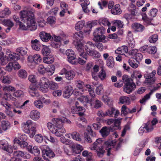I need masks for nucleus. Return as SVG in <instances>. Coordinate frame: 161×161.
I'll return each instance as SVG.
<instances>
[{
    "instance_id": "35",
    "label": "nucleus",
    "mask_w": 161,
    "mask_h": 161,
    "mask_svg": "<svg viewBox=\"0 0 161 161\" xmlns=\"http://www.w3.org/2000/svg\"><path fill=\"white\" fill-rule=\"evenodd\" d=\"M107 65L109 68H113L114 65V59L112 56H109L107 60Z\"/></svg>"
},
{
    "instance_id": "15",
    "label": "nucleus",
    "mask_w": 161,
    "mask_h": 161,
    "mask_svg": "<svg viewBox=\"0 0 161 161\" xmlns=\"http://www.w3.org/2000/svg\"><path fill=\"white\" fill-rule=\"evenodd\" d=\"M52 39L54 40L55 42L51 44L52 46L55 48H58L61 45V37L59 36L54 35L52 36Z\"/></svg>"
},
{
    "instance_id": "64",
    "label": "nucleus",
    "mask_w": 161,
    "mask_h": 161,
    "mask_svg": "<svg viewBox=\"0 0 161 161\" xmlns=\"http://www.w3.org/2000/svg\"><path fill=\"white\" fill-rule=\"evenodd\" d=\"M78 100L82 103H88L89 99L87 96H82L78 98Z\"/></svg>"
},
{
    "instance_id": "40",
    "label": "nucleus",
    "mask_w": 161,
    "mask_h": 161,
    "mask_svg": "<svg viewBox=\"0 0 161 161\" xmlns=\"http://www.w3.org/2000/svg\"><path fill=\"white\" fill-rule=\"evenodd\" d=\"M8 145V142L6 140H3L0 141V147L3 150H6Z\"/></svg>"
},
{
    "instance_id": "28",
    "label": "nucleus",
    "mask_w": 161,
    "mask_h": 161,
    "mask_svg": "<svg viewBox=\"0 0 161 161\" xmlns=\"http://www.w3.org/2000/svg\"><path fill=\"white\" fill-rule=\"evenodd\" d=\"M39 41L37 39H35L31 41V47L32 48L36 51H39L41 48V45L39 43Z\"/></svg>"
},
{
    "instance_id": "47",
    "label": "nucleus",
    "mask_w": 161,
    "mask_h": 161,
    "mask_svg": "<svg viewBox=\"0 0 161 161\" xmlns=\"http://www.w3.org/2000/svg\"><path fill=\"white\" fill-rule=\"evenodd\" d=\"M99 23L102 24L104 26H109L111 24L107 19L105 18H102L99 20Z\"/></svg>"
},
{
    "instance_id": "24",
    "label": "nucleus",
    "mask_w": 161,
    "mask_h": 161,
    "mask_svg": "<svg viewBox=\"0 0 161 161\" xmlns=\"http://www.w3.org/2000/svg\"><path fill=\"white\" fill-rule=\"evenodd\" d=\"M72 87L69 86L65 87V90L64 91L63 96L65 98H69L72 94Z\"/></svg>"
},
{
    "instance_id": "34",
    "label": "nucleus",
    "mask_w": 161,
    "mask_h": 161,
    "mask_svg": "<svg viewBox=\"0 0 161 161\" xmlns=\"http://www.w3.org/2000/svg\"><path fill=\"white\" fill-rule=\"evenodd\" d=\"M18 76L21 79H25L27 76L26 71L23 69H20L19 70L17 73Z\"/></svg>"
},
{
    "instance_id": "27",
    "label": "nucleus",
    "mask_w": 161,
    "mask_h": 161,
    "mask_svg": "<svg viewBox=\"0 0 161 161\" xmlns=\"http://www.w3.org/2000/svg\"><path fill=\"white\" fill-rule=\"evenodd\" d=\"M87 121L86 119L83 116H80L78 119V121L76 122L77 125L79 128H83L84 126L82 124H86Z\"/></svg>"
},
{
    "instance_id": "22",
    "label": "nucleus",
    "mask_w": 161,
    "mask_h": 161,
    "mask_svg": "<svg viewBox=\"0 0 161 161\" xmlns=\"http://www.w3.org/2000/svg\"><path fill=\"white\" fill-rule=\"evenodd\" d=\"M128 48L126 46H123L119 47L115 51V53L119 55H125L128 51Z\"/></svg>"
},
{
    "instance_id": "26",
    "label": "nucleus",
    "mask_w": 161,
    "mask_h": 161,
    "mask_svg": "<svg viewBox=\"0 0 161 161\" xmlns=\"http://www.w3.org/2000/svg\"><path fill=\"white\" fill-rule=\"evenodd\" d=\"M145 146V144L143 142H141L138 144L134 151V155L135 156L138 155Z\"/></svg>"
},
{
    "instance_id": "13",
    "label": "nucleus",
    "mask_w": 161,
    "mask_h": 161,
    "mask_svg": "<svg viewBox=\"0 0 161 161\" xmlns=\"http://www.w3.org/2000/svg\"><path fill=\"white\" fill-rule=\"evenodd\" d=\"M6 55V57L8 59L12 61L14 60H18L19 58V56L16 55V53H11L10 50L7 49L5 50Z\"/></svg>"
},
{
    "instance_id": "8",
    "label": "nucleus",
    "mask_w": 161,
    "mask_h": 161,
    "mask_svg": "<svg viewBox=\"0 0 161 161\" xmlns=\"http://www.w3.org/2000/svg\"><path fill=\"white\" fill-rule=\"evenodd\" d=\"M91 47H94V44L91 42H88L85 45V48L86 53L90 56L98 58L101 56L100 53L97 51L91 49Z\"/></svg>"
},
{
    "instance_id": "33",
    "label": "nucleus",
    "mask_w": 161,
    "mask_h": 161,
    "mask_svg": "<svg viewBox=\"0 0 161 161\" xmlns=\"http://www.w3.org/2000/svg\"><path fill=\"white\" fill-rule=\"evenodd\" d=\"M8 60L6 57H4V53L3 52L0 53V64L2 65H4L6 64Z\"/></svg>"
},
{
    "instance_id": "37",
    "label": "nucleus",
    "mask_w": 161,
    "mask_h": 161,
    "mask_svg": "<svg viewBox=\"0 0 161 161\" xmlns=\"http://www.w3.org/2000/svg\"><path fill=\"white\" fill-rule=\"evenodd\" d=\"M123 82L125 85L131 84L134 83L129 76L127 75H124L122 77Z\"/></svg>"
},
{
    "instance_id": "60",
    "label": "nucleus",
    "mask_w": 161,
    "mask_h": 161,
    "mask_svg": "<svg viewBox=\"0 0 161 161\" xmlns=\"http://www.w3.org/2000/svg\"><path fill=\"white\" fill-rule=\"evenodd\" d=\"M54 61V58H49L48 57H45L43 58V62L47 64H51Z\"/></svg>"
},
{
    "instance_id": "5",
    "label": "nucleus",
    "mask_w": 161,
    "mask_h": 161,
    "mask_svg": "<svg viewBox=\"0 0 161 161\" xmlns=\"http://www.w3.org/2000/svg\"><path fill=\"white\" fill-rule=\"evenodd\" d=\"M105 31V29L103 26L96 28L93 32V40L95 42H100L105 43L107 41L105 40V36L103 35Z\"/></svg>"
},
{
    "instance_id": "46",
    "label": "nucleus",
    "mask_w": 161,
    "mask_h": 161,
    "mask_svg": "<svg viewBox=\"0 0 161 161\" xmlns=\"http://www.w3.org/2000/svg\"><path fill=\"white\" fill-rule=\"evenodd\" d=\"M16 52L22 55L26 54L27 53V49L26 48L20 47L16 49Z\"/></svg>"
},
{
    "instance_id": "7",
    "label": "nucleus",
    "mask_w": 161,
    "mask_h": 161,
    "mask_svg": "<svg viewBox=\"0 0 161 161\" xmlns=\"http://www.w3.org/2000/svg\"><path fill=\"white\" fill-rule=\"evenodd\" d=\"M122 140L117 141L116 140H109L106 142L105 145L107 146L106 149L108 150V155H109V151L113 148L116 151L118 150L120 147L122 142Z\"/></svg>"
},
{
    "instance_id": "52",
    "label": "nucleus",
    "mask_w": 161,
    "mask_h": 161,
    "mask_svg": "<svg viewBox=\"0 0 161 161\" xmlns=\"http://www.w3.org/2000/svg\"><path fill=\"white\" fill-rule=\"evenodd\" d=\"M98 75L101 80H103L105 79L106 76L105 71L103 69H102L99 72Z\"/></svg>"
},
{
    "instance_id": "62",
    "label": "nucleus",
    "mask_w": 161,
    "mask_h": 161,
    "mask_svg": "<svg viewBox=\"0 0 161 161\" xmlns=\"http://www.w3.org/2000/svg\"><path fill=\"white\" fill-rule=\"evenodd\" d=\"M94 45V47H96L101 52L103 50V46L102 43L99 42H96L95 43Z\"/></svg>"
},
{
    "instance_id": "14",
    "label": "nucleus",
    "mask_w": 161,
    "mask_h": 161,
    "mask_svg": "<svg viewBox=\"0 0 161 161\" xmlns=\"http://www.w3.org/2000/svg\"><path fill=\"white\" fill-rule=\"evenodd\" d=\"M28 92L32 97H38L39 96L36 86L35 85L32 84H30L28 89Z\"/></svg>"
},
{
    "instance_id": "51",
    "label": "nucleus",
    "mask_w": 161,
    "mask_h": 161,
    "mask_svg": "<svg viewBox=\"0 0 161 161\" xmlns=\"http://www.w3.org/2000/svg\"><path fill=\"white\" fill-rule=\"evenodd\" d=\"M42 53L44 55L47 56L50 53V50L46 46H44L42 50Z\"/></svg>"
},
{
    "instance_id": "6",
    "label": "nucleus",
    "mask_w": 161,
    "mask_h": 161,
    "mask_svg": "<svg viewBox=\"0 0 161 161\" xmlns=\"http://www.w3.org/2000/svg\"><path fill=\"white\" fill-rule=\"evenodd\" d=\"M83 37V32L81 31H80L75 33L74 35V38L75 39L76 41L75 47L78 51L81 52L80 54V56L84 55L83 54L84 49L83 44L79 41H80L82 39Z\"/></svg>"
},
{
    "instance_id": "23",
    "label": "nucleus",
    "mask_w": 161,
    "mask_h": 161,
    "mask_svg": "<svg viewBox=\"0 0 161 161\" xmlns=\"http://www.w3.org/2000/svg\"><path fill=\"white\" fill-rule=\"evenodd\" d=\"M111 13L114 15H119L120 14L122 11L119 4H116L114 6L111 10Z\"/></svg>"
},
{
    "instance_id": "4",
    "label": "nucleus",
    "mask_w": 161,
    "mask_h": 161,
    "mask_svg": "<svg viewBox=\"0 0 161 161\" xmlns=\"http://www.w3.org/2000/svg\"><path fill=\"white\" fill-rule=\"evenodd\" d=\"M35 125L31 120H28L22 123L21 126L25 133L29 134L30 137L32 138L36 133Z\"/></svg>"
},
{
    "instance_id": "30",
    "label": "nucleus",
    "mask_w": 161,
    "mask_h": 161,
    "mask_svg": "<svg viewBox=\"0 0 161 161\" xmlns=\"http://www.w3.org/2000/svg\"><path fill=\"white\" fill-rule=\"evenodd\" d=\"M10 127V123L7 120H3L1 122V127L2 131V133L3 130L6 131Z\"/></svg>"
},
{
    "instance_id": "9",
    "label": "nucleus",
    "mask_w": 161,
    "mask_h": 161,
    "mask_svg": "<svg viewBox=\"0 0 161 161\" xmlns=\"http://www.w3.org/2000/svg\"><path fill=\"white\" fill-rule=\"evenodd\" d=\"M50 82L49 80L45 77L41 78L39 84L40 90L43 92H47L48 90Z\"/></svg>"
},
{
    "instance_id": "31",
    "label": "nucleus",
    "mask_w": 161,
    "mask_h": 161,
    "mask_svg": "<svg viewBox=\"0 0 161 161\" xmlns=\"http://www.w3.org/2000/svg\"><path fill=\"white\" fill-rule=\"evenodd\" d=\"M75 75V72L73 70L67 71L66 73L65 78L68 80H72Z\"/></svg>"
},
{
    "instance_id": "1",
    "label": "nucleus",
    "mask_w": 161,
    "mask_h": 161,
    "mask_svg": "<svg viewBox=\"0 0 161 161\" xmlns=\"http://www.w3.org/2000/svg\"><path fill=\"white\" fill-rule=\"evenodd\" d=\"M52 122H48L47 126L49 130L57 136L60 137L63 134L66 133V130L63 126V124H70L71 121L65 117L61 118H54Z\"/></svg>"
},
{
    "instance_id": "44",
    "label": "nucleus",
    "mask_w": 161,
    "mask_h": 161,
    "mask_svg": "<svg viewBox=\"0 0 161 161\" xmlns=\"http://www.w3.org/2000/svg\"><path fill=\"white\" fill-rule=\"evenodd\" d=\"M122 119L121 118L114 119V126H113V127H115L114 129H116L119 128Z\"/></svg>"
},
{
    "instance_id": "12",
    "label": "nucleus",
    "mask_w": 161,
    "mask_h": 161,
    "mask_svg": "<svg viewBox=\"0 0 161 161\" xmlns=\"http://www.w3.org/2000/svg\"><path fill=\"white\" fill-rule=\"evenodd\" d=\"M130 54L133 56V58L137 62L141 61L143 58V55L142 54L139 53L138 50L136 49H133L131 50Z\"/></svg>"
},
{
    "instance_id": "53",
    "label": "nucleus",
    "mask_w": 161,
    "mask_h": 161,
    "mask_svg": "<svg viewBox=\"0 0 161 161\" xmlns=\"http://www.w3.org/2000/svg\"><path fill=\"white\" fill-rule=\"evenodd\" d=\"M34 106L37 108H41L43 106L42 102L40 100L35 101L34 102Z\"/></svg>"
},
{
    "instance_id": "32",
    "label": "nucleus",
    "mask_w": 161,
    "mask_h": 161,
    "mask_svg": "<svg viewBox=\"0 0 161 161\" xmlns=\"http://www.w3.org/2000/svg\"><path fill=\"white\" fill-rule=\"evenodd\" d=\"M110 132L109 129L106 127H103L100 131L102 136L103 137L107 136L109 134Z\"/></svg>"
},
{
    "instance_id": "17",
    "label": "nucleus",
    "mask_w": 161,
    "mask_h": 161,
    "mask_svg": "<svg viewBox=\"0 0 161 161\" xmlns=\"http://www.w3.org/2000/svg\"><path fill=\"white\" fill-rule=\"evenodd\" d=\"M28 58L30 62H34L36 64L40 63L42 59L40 55L38 54H35L33 56H29Z\"/></svg>"
},
{
    "instance_id": "16",
    "label": "nucleus",
    "mask_w": 161,
    "mask_h": 161,
    "mask_svg": "<svg viewBox=\"0 0 161 161\" xmlns=\"http://www.w3.org/2000/svg\"><path fill=\"white\" fill-rule=\"evenodd\" d=\"M127 41L129 47L133 48L135 46V42L133 38V35L130 31H129L127 37Z\"/></svg>"
},
{
    "instance_id": "42",
    "label": "nucleus",
    "mask_w": 161,
    "mask_h": 161,
    "mask_svg": "<svg viewBox=\"0 0 161 161\" xmlns=\"http://www.w3.org/2000/svg\"><path fill=\"white\" fill-rule=\"evenodd\" d=\"M119 101L122 104L125 103L129 104L130 102L129 97L126 96L121 97L119 98Z\"/></svg>"
},
{
    "instance_id": "58",
    "label": "nucleus",
    "mask_w": 161,
    "mask_h": 161,
    "mask_svg": "<svg viewBox=\"0 0 161 161\" xmlns=\"http://www.w3.org/2000/svg\"><path fill=\"white\" fill-rule=\"evenodd\" d=\"M114 23L119 28H122L124 25L123 22L120 20H114Z\"/></svg>"
},
{
    "instance_id": "45",
    "label": "nucleus",
    "mask_w": 161,
    "mask_h": 161,
    "mask_svg": "<svg viewBox=\"0 0 161 161\" xmlns=\"http://www.w3.org/2000/svg\"><path fill=\"white\" fill-rule=\"evenodd\" d=\"M82 155L84 157H86L88 160L90 161L92 159V154L91 152H89L85 150L82 153Z\"/></svg>"
},
{
    "instance_id": "29",
    "label": "nucleus",
    "mask_w": 161,
    "mask_h": 161,
    "mask_svg": "<svg viewBox=\"0 0 161 161\" xmlns=\"http://www.w3.org/2000/svg\"><path fill=\"white\" fill-rule=\"evenodd\" d=\"M40 113L36 110L32 111L30 114V118L34 120H36L40 118Z\"/></svg>"
},
{
    "instance_id": "50",
    "label": "nucleus",
    "mask_w": 161,
    "mask_h": 161,
    "mask_svg": "<svg viewBox=\"0 0 161 161\" xmlns=\"http://www.w3.org/2000/svg\"><path fill=\"white\" fill-rule=\"evenodd\" d=\"M3 24L7 26L12 27L14 25V23L13 22L9 19L3 20Z\"/></svg>"
},
{
    "instance_id": "49",
    "label": "nucleus",
    "mask_w": 161,
    "mask_h": 161,
    "mask_svg": "<svg viewBox=\"0 0 161 161\" xmlns=\"http://www.w3.org/2000/svg\"><path fill=\"white\" fill-rule=\"evenodd\" d=\"M158 36L157 34H154L151 36L149 38V41L151 43H155L158 40Z\"/></svg>"
},
{
    "instance_id": "11",
    "label": "nucleus",
    "mask_w": 161,
    "mask_h": 161,
    "mask_svg": "<svg viewBox=\"0 0 161 161\" xmlns=\"http://www.w3.org/2000/svg\"><path fill=\"white\" fill-rule=\"evenodd\" d=\"M66 54L67 56L68 61L72 64H75L76 56L74 52L71 49H68L66 51Z\"/></svg>"
},
{
    "instance_id": "54",
    "label": "nucleus",
    "mask_w": 161,
    "mask_h": 161,
    "mask_svg": "<svg viewBox=\"0 0 161 161\" xmlns=\"http://www.w3.org/2000/svg\"><path fill=\"white\" fill-rule=\"evenodd\" d=\"M77 114H78L80 116H82L84 114V112L85 111V109L82 106H79L77 107Z\"/></svg>"
},
{
    "instance_id": "20",
    "label": "nucleus",
    "mask_w": 161,
    "mask_h": 161,
    "mask_svg": "<svg viewBox=\"0 0 161 161\" xmlns=\"http://www.w3.org/2000/svg\"><path fill=\"white\" fill-rule=\"evenodd\" d=\"M81 2L80 5L82 7L83 11L86 14H88L90 11L88 8L87 6L90 4V2L87 0H80Z\"/></svg>"
},
{
    "instance_id": "56",
    "label": "nucleus",
    "mask_w": 161,
    "mask_h": 161,
    "mask_svg": "<svg viewBox=\"0 0 161 161\" xmlns=\"http://www.w3.org/2000/svg\"><path fill=\"white\" fill-rule=\"evenodd\" d=\"M40 153V151L39 148L37 146H34L31 153L34 154L35 156H37Z\"/></svg>"
},
{
    "instance_id": "61",
    "label": "nucleus",
    "mask_w": 161,
    "mask_h": 161,
    "mask_svg": "<svg viewBox=\"0 0 161 161\" xmlns=\"http://www.w3.org/2000/svg\"><path fill=\"white\" fill-rule=\"evenodd\" d=\"M158 10L156 8H153L152 9L149 13V15L150 17L153 18L155 17L157 14Z\"/></svg>"
},
{
    "instance_id": "63",
    "label": "nucleus",
    "mask_w": 161,
    "mask_h": 161,
    "mask_svg": "<svg viewBox=\"0 0 161 161\" xmlns=\"http://www.w3.org/2000/svg\"><path fill=\"white\" fill-rule=\"evenodd\" d=\"M3 99V100H13L14 98L10 93H6L4 94Z\"/></svg>"
},
{
    "instance_id": "57",
    "label": "nucleus",
    "mask_w": 161,
    "mask_h": 161,
    "mask_svg": "<svg viewBox=\"0 0 161 161\" xmlns=\"http://www.w3.org/2000/svg\"><path fill=\"white\" fill-rule=\"evenodd\" d=\"M55 68L53 66H50L46 69V71L48 73L49 75H52L54 72Z\"/></svg>"
},
{
    "instance_id": "59",
    "label": "nucleus",
    "mask_w": 161,
    "mask_h": 161,
    "mask_svg": "<svg viewBox=\"0 0 161 161\" xmlns=\"http://www.w3.org/2000/svg\"><path fill=\"white\" fill-rule=\"evenodd\" d=\"M49 84V88L52 90L57 89L58 88V84L52 81H50Z\"/></svg>"
},
{
    "instance_id": "43",
    "label": "nucleus",
    "mask_w": 161,
    "mask_h": 161,
    "mask_svg": "<svg viewBox=\"0 0 161 161\" xmlns=\"http://www.w3.org/2000/svg\"><path fill=\"white\" fill-rule=\"evenodd\" d=\"M71 135L72 136V138L78 141H80L81 140V138L80 134L76 131H75L73 132Z\"/></svg>"
},
{
    "instance_id": "55",
    "label": "nucleus",
    "mask_w": 161,
    "mask_h": 161,
    "mask_svg": "<svg viewBox=\"0 0 161 161\" xmlns=\"http://www.w3.org/2000/svg\"><path fill=\"white\" fill-rule=\"evenodd\" d=\"M76 85L80 89H81V90L84 92V90L82 89V88L85 86V84L84 82L80 80H77L76 82Z\"/></svg>"
},
{
    "instance_id": "38",
    "label": "nucleus",
    "mask_w": 161,
    "mask_h": 161,
    "mask_svg": "<svg viewBox=\"0 0 161 161\" xmlns=\"http://www.w3.org/2000/svg\"><path fill=\"white\" fill-rule=\"evenodd\" d=\"M14 157L15 158H18L20 157H24L25 156V154L24 152L21 151H14L13 153Z\"/></svg>"
},
{
    "instance_id": "21",
    "label": "nucleus",
    "mask_w": 161,
    "mask_h": 161,
    "mask_svg": "<svg viewBox=\"0 0 161 161\" xmlns=\"http://www.w3.org/2000/svg\"><path fill=\"white\" fill-rule=\"evenodd\" d=\"M132 28L136 32H142L145 29V27L142 25L137 23H134L132 25Z\"/></svg>"
},
{
    "instance_id": "18",
    "label": "nucleus",
    "mask_w": 161,
    "mask_h": 161,
    "mask_svg": "<svg viewBox=\"0 0 161 161\" xmlns=\"http://www.w3.org/2000/svg\"><path fill=\"white\" fill-rule=\"evenodd\" d=\"M39 36L41 40L44 42H47L49 40H51L52 37L50 34L46 33L44 31L40 32Z\"/></svg>"
},
{
    "instance_id": "25",
    "label": "nucleus",
    "mask_w": 161,
    "mask_h": 161,
    "mask_svg": "<svg viewBox=\"0 0 161 161\" xmlns=\"http://www.w3.org/2000/svg\"><path fill=\"white\" fill-rule=\"evenodd\" d=\"M27 139V136L25 135H23L20 137V139L21 142L19 143V146L22 149H24L28 145L27 143L25 141Z\"/></svg>"
},
{
    "instance_id": "10",
    "label": "nucleus",
    "mask_w": 161,
    "mask_h": 161,
    "mask_svg": "<svg viewBox=\"0 0 161 161\" xmlns=\"http://www.w3.org/2000/svg\"><path fill=\"white\" fill-rule=\"evenodd\" d=\"M42 157L46 160L49 161V158H53L55 156L54 153L47 147L42 150Z\"/></svg>"
},
{
    "instance_id": "48",
    "label": "nucleus",
    "mask_w": 161,
    "mask_h": 161,
    "mask_svg": "<svg viewBox=\"0 0 161 161\" xmlns=\"http://www.w3.org/2000/svg\"><path fill=\"white\" fill-rule=\"evenodd\" d=\"M156 51L157 48L155 46H149L147 50V52L150 54H154Z\"/></svg>"
},
{
    "instance_id": "36",
    "label": "nucleus",
    "mask_w": 161,
    "mask_h": 161,
    "mask_svg": "<svg viewBox=\"0 0 161 161\" xmlns=\"http://www.w3.org/2000/svg\"><path fill=\"white\" fill-rule=\"evenodd\" d=\"M80 53H79V55L82 57L83 58L85 59V60L84 59H82L80 58H79L78 59H76V60H75V62L76 61H77L80 64H84L85 63L86 60H87V55L86 54V53L84 52V53H85L83 54V55L80 56V54L81 53V52H79Z\"/></svg>"
},
{
    "instance_id": "3",
    "label": "nucleus",
    "mask_w": 161,
    "mask_h": 161,
    "mask_svg": "<svg viewBox=\"0 0 161 161\" xmlns=\"http://www.w3.org/2000/svg\"><path fill=\"white\" fill-rule=\"evenodd\" d=\"M104 142L101 139H97L94 143L90 145V149L92 150H96L97 156L99 157H102L105 152L103 145Z\"/></svg>"
},
{
    "instance_id": "2",
    "label": "nucleus",
    "mask_w": 161,
    "mask_h": 161,
    "mask_svg": "<svg viewBox=\"0 0 161 161\" xmlns=\"http://www.w3.org/2000/svg\"><path fill=\"white\" fill-rule=\"evenodd\" d=\"M20 18L26 24L27 26L20 22L19 26L20 29L24 30L33 31L36 30L37 27L35 19L33 14V11L24 10L20 12Z\"/></svg>"
},
{
    "instance_id": "39",
    "label": "nucleus",
    "mask_w": 161,
    "mask_h": 161,
    "mask_svg": "<svg viewBox=\"0 0 161 161\" xmlns=\"http://www.w3.org/2000/svg\"><path fill=\"white\" fill-rule=\"evenodd\" d=\"M144 127L146 130V132H150L153 129V127L150 122H148L144 124Z\"/></svg>"
},
{
    "instance_id": "41",
    "label": "nucleus",
    "mask_w": 161,
    "mask_h": 161,
    "mask_svg": "<svg viewBox=\"0 0 161 161\" xmlns=\"http://www.w3.org/2000/svg\"><path fill=\"white\" fill-rule=\"evenodd\" d=\"M85 22L84 21H80L78 22L75 25V29L77 31L81 29L84 26Z\"/></svg>"
},
{
    "instance_id": "19",
    "label": "nucleus",
    "mask_w": 161,
    "mask_h": 161,
    "mask_svg": "<svg viewBox=\"0 0 161 161\" xmlns=\"http://www.w3.org/2000/svg\"><path fill=\"white\" fill-rule=\"evenodd\" d=\"M136 88V85L134 83L125 85L124 86V91L130 94Z\"/></svg>"
}]
</instances>
